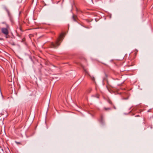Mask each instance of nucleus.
Listing matches in <instances>:
<instances>
[{"instance_id":"nucleus-1","label":"nucleus","mask_w":153,"mask_h":153,"mask_svg":"<svg viewBox=\"0 0 153 153\" xmlns=\"http://www.w3.org/2000/svg\"><path fill=\"white\" fill-rule=\"evenodd\" d=\"M63 36L64 34L63 33L61 34L59 38L56 41L55 44H54L53 42H52L51 43V47L53 48H56L57 47L60 45V43L59 42L60 41H62Z\"/></svg>"},{"instance_id":"nucleus-2","label":"nucleus","mask_w":153,"mask_h":153,"mask_svg":"<svg viewBox=\"0 0 153 153\" xmlns=\"http://www.w3.org/2000/svg\"><path fill=\"white\" fill-rule=\"evenodd\" d=\"M9 27L8 25L6 24V28H2L1 29V32L6 36H7L9 33L8 30Z\"/></svg>"},{"instance_id":"nucleus-3","label":"nucleus","mask_w":153,"mask_h":153,"mask_svg":"<svg viewBox=\"0 0 153 153\" xmlns=\"http://www.w3.org/2000/svg\"><path fill=\"white\" fill-rule=\"evenodd\" d=\"M83 68V70H84V71L85 72V73L86 74H88V75H89L90 76L91 78V79L93 81L95 79H94V77H93V76H90L89 74L88 71L87 70L85 69L84 68Z\"/></svg>"},{"instance_id":"nucleus-4","label":"nucleus","mask_w":153,"mask_h":153,"mask_svg":"<svg viewBox=\"0 0 153 153\" xmlns=\"http://www.w3.org/2000/svg\"><path fill=\"white\" fill-rule=\"evenodd\" d=\"M99 121L100 122L102 123L103 124L104 122V120L103 119V117L102 115H101L100 116V119L99 120Z\"/></svg>"},{"instance_id":"nucleus-5","label":"nucleus","mask_w":153,"mask_h":153,"mask_svg":"<svg viewBox=\"0 0 153 153\" xmlns=\"http://www.w3.org/2000/svg\"><path fill=\"white\" fill-rule=\"evenodd\" d=\"M104 108V109L105 110H111V108H105V107Z\"/></svg>"},{"instance_id":"nucleus-6","label":"nucleus","mask_w":153,"mask_h":153,"mask_svg":"<svg viewBox=\"0 0 153 153\" xmlns=\"http://www.w3.org/2000/svg\"><path fill=\"white\" fill-rule=\"evenodd\" d=\"M72 18L74 21H76V17L75 16H73Z\"/></svg>"},{"instance_id":"nucleus-7","label":"nucleus","mask_w":153,"mask_h":153,"mask_svg":"<svg viewBox=\"0 0 153 153\" xmlns=\"http://www.w3.org/2000/svg\"><path fill=\"white\" fill-rule=\"evenodd\" d=\"M108 102L109 103H110V104H111V105H113V104H112V102L110 100H108Z\"/></svg>"},{"instance_id":"nucleus-8","label":"nucleus","mask_w":153,"mask_h":153,"mask_svg":"<svg viewBox=\"0 0 153 153\" xmlns=\"http://www.w3.org/2000/svg\"><path fill=\"white\" fill-rule=\"evenodd\" d=\"M16 143L17 144H21V143L20 142H16Z\"/></svg>"},{"instance_id":"nucleus-9","label":"nucleus","mask_w":153,"mask_h":153,"mask_svg":"<svg viewBox=\"0 0 153 153\" xmlns=\"http://www.w3.org/2000/svg\"><path fill=\"white\" fill-rule=\"evenodd\" d=\"M114 109H116V107L114 106Z\"/></svg>"},{"instance_id":"nucleus-10","label":"nucleus","mask_w":153,"mask_h":153,"mask_svg":"<svg viewBox=\"0 0 153 153\" xmlns=\"http://www.w3.org/2000/svg\"><path fill=\"white\" fill-rule=\"evenodd\" d=\"M128 98H124L123 99H124V100H127V99H128Z\"/></svg>"},{"instance_id":"nucleus-11","label":"nucleus","mask_w":153,"mask_h":153,"mask_svg":"<svg viewBox=\"0 0 153 153\" xmlns=\"http://www.w3.org/2000/svg\"><path fill=\"white\" fill-rule=\"evenodd\" d=\"M150 110H149L148 111V112H150Z\"/></svg>"},{"instance_id":"nucleus-12","label":"nucleus","mask_w":153,"mask_h":153,"mask_svg":"<svg viewBox=\"0 0 153 153\" xmlns=\"http://www.w3.org/2000/svg\"><path fill=\"white\" fill-rule=\"evenodd\" d=\"M135 116V117H138V116H138V115H137V116Z\"/></svg>"},{"instance_id":"nucleus-13","label":"nucleus","mask_w":153,"mask_h":153,"mask_svg":"<svg viewBox=\"0 0 153 153\" xmlns=\"http://www.w3.org/2000/svg\"><path fill=\"white\" fill-rule=\"evenodd\" d=\"M97 98H99V96H97Z\"/></svg>"},{"instance_id":"nucleus-14","label":"nucleus","mask_w":153,"mask_h":153,"mask_svg":"<svg viewBox=\"0 0 153 153\" xmlns=\"http://www.w3.org/2000/svg\"><path fill=\"white\" fill-rule=\"evenodd\" d=\"M8 11V13H9V12L8 11Z\"/></svg>"}]
</instances>
